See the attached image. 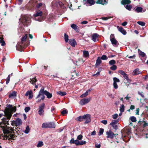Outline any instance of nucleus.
Returning a JSON list of instances; mask_svg holds the SVG:
<instances>
[{
    "label": "nucleus",
    "mask_w": 148,
    "mask_h": 148,
    "mask_svg": "<svg viewBox=\"0 0 148 148\" xmlns=\"http://www.w3.org/2000/svg\"><path fill=\"white\" fill-rule=\"evenodd\" d=\"M42 14V13L41 11L40 10H37L34 15L35 17L34 19L40 22L44 20V18L41 16Z\"/></svg>",
    "instance_id": "obj_3"
},
{
    "label": "nucleus",
    "mask_w": 148,
    "mask_h": 148,
    "mask_svg": "<svg viewBox=\"0 0 148 148\" xmlns=\"http://www.w3.org/2000/svg\"><path fill=\"white\" fill-rule=\"evenodd\" d=\"M117 68L116 66L115 65H113L112 66L110 67V69L112 70H115Z\"/></svg>",
    "instance_id": "obj_52"
},
{
    "label": "nucleus",
    "mask_w": 148,
    "mask_h": 148,
    "mask_svg": "<svg viewBox=\"0 0 148 148\" xmlns=\"http://www.w3.org/2000/svg\"><path fill=\"white\" fill-rule=\"evenodd\" d=\"M96 3L104 5L107 3V1L106 0H97L96 1Z\"/></svg>",
    "instance_id": "obj_21"
},
{
    "label": "nucleus",
    "mask_w": 148,
    "mask_h": 148,
    "mask_svg": "<svg viewBox=\"0 0 148 148\" xmlns=\"http://www.w3.org/2000/svg\"><path fill=\"white\" fill-rule=\"evenodd\" d=\"M37 81L36 79L35 78H30V82L32 84L34 85V83H35V82Z\"/></svg>",
    "instance_id": "obj_34"
},
{
    "label": "nucleus",
    "mask_w": 148,
    "mask_h": 148,
    "mask_svg": "<svg viewBox=\"0 0 148 148\" xmlns=\"http://www.w3.org/2000/svg\"><path fill=\"white\" fill-rule=\"evenodd\" d=\"M118 116V114H115L112 116V117L114 119H116Z\"/></svg>",
    "instance_id": "obj_56"
},
{
    "label": "nucleus",
    "mask_w": 148,
    "mask_h": 148,
    "mask_svg": "<svg viewBox=\"0 0 148 148\" xmlns=\"http://www.w3.org/2000/svg\"><path fill=\"white\" fill-rule=\"evenodd\" d=\"M79 141L78 140H76L74 141V143L76 145H79Z\"/></svg>",
    "instance_id": "obj_57"
},
{
    "label": "nucleus",
    "mask_w": 148,
    "mask_h": 148,
    "mask_svg": "<svg viewBox=\"0 0 148 148\" xmlns=\"http://www.w3.org/2000/svg\"><path fill=\"white\" fill-rule=\"evenodd\" d=\"M110 39L113 46L116 47L118 46L119 45V43L115 39L114 34H111V35Z\"/></svg>",
    "instance_id": "obj_5"
},
{
    "label": "nucleus",
    "mask_w": 148,
    "mask_h": 148,
    "mask_svg": "<svg viewBox=\"0 0 148 148\" xmlns=\"http://www.w3.org/2000/svg\"><path fill=\"white\" fill-rule=\"evenodd\" d=\"M43 145V143L42 141H40L38 143L37 147H42Z\"/></svg>",
    "instance_id": "obj_47"
},
{
    "label": "nucleus",
    "mask_w": 148,
    "mask_h": 148,
    "mask_svg": "<svg viewBox=\"0 0 148 148\" xmlns=\"http://www.w3.org/2000/svg\"><path fill=\"white\" fill-rule=\"evenodd\" d=\"M83 136L82 135H79L77 137V139L78 140H80L82 138Z\"/></svg>",
    "instance_id": "obj_62"
},
{
    "label": "nucleus",
    "mask_w": 148,
    "mask_h": 148,
    "mask_svg": "<svg viewBox=\"0 0 148 148\" xmlns=\"http://www.w3.org/2000/svg\"><path fill=\"white\" fill-rule=\"evenodd\" d=\"M113 127L115 130H117L118 129V127L117 125H111Z\"/></svg>",
    "instance_id": "obj_63"
},
{
    "label": "nucleus",
    "mask_w": 148,
    "mask_h": 148,
    "mask_svg": "<svg viewBox=\"0 0 148 148\" xmlns=\"http://www.w3.org/2000/svg\"><path fill=\"white\" fill-rule=\"evenodd\" d=\"M8 136H9L8 138H9V139H13V138H14V135L13 134H10V135Z\"/></svg>",
    "instance_id": "obj_59"
},
{
    "label": "nucleus",
    "mask_w": 148,
    "mask_h": 148,
    "mask_svg": "<svg viewBox=\"0 0 148 148\" xmlns=\"http://www.w3.org/2000/svg\"><path fill=\"white\" fill-rule=\"evenodd\" d=\"M118 72L123 75L124 78L126 79L127 80H129L127 75L124 71L122 70H119V71Z\"/></svg>",
    "instance_id": "obj_15"
},
{
    "label": "nucleus",
    "mask_w": 148,
    "mask_h": 148,
    "mask_svg": "<svg viewBox=\"0 0 148 148\" xmlns=\"http://www.w3.org/2000/svg\"><path fill=\"white\" fill-rule=\"evenodd\" d=\"M16 48L17 50H18L20 51H22V49L24 48L23 43L21 42H18L16 46Z\"/></svg>",
    "instance_id": "obj_11"
},
{
    "label": "nucleus",
    "mask_w": 148,
    "mask_h": 148,
    "mask_svg": "<svg viewBox=\"0 0 148 148\" xmlns=\"http://www.w3.org/2000/svg\"><path fill=\"white\" fill-rule=\"evenodd\" d=\"M86 144V142L85 141L82 140L79 141V145H82L85 144Z\"/></svg>",
    "instance_id": "obj_55"
},
{
    "label": "nucleus",
    "mask_w": 148,
    "mask_h": 148,
    "mask_svg": "<svg viewBox=\"0 0 148 148\" xmlns=\"http://www.w3.org/2000/svg\"><path fill=\"white\" fill-rule=\"evenodd\" d=\"M90 100V98H84L82 99L79 103L81 106H83L88 103Z\"/></svg>",
    "instance_id": "obj_9"
},
{
    "label": "nucleus",
    "mask_w": 148,
    "mask_h": 148,
    "mask_svg": "<svg viewBox=\"0 0 148 148\" xmlns=\"http://www.w3.org/2000/svg\"><path fill=\"white\" fill-rule=\"evenodd\" d=\"M125 106L123 104H122L120 107L119 110L121 112H123L124 111Z\"/></svg>",
    "instance_id": "obj_33"
},
{
    "label": "nucleus",
    "mask_w": 148,
    "mask_h": 148,
    "mask_svg": "<svg viewBox=\"0 0 148 148\" xmlns=\"http://www.w3.org/2000/svg\"><path fill=\"white\" fill-rule=\"evenodd\" d=\"M84 119V115L83 116H79L76 118V120L77 121H82Z\"/></svg>",
    "instance_id": "obj_31"
},
{
    "label": "nucleus",
    "mask_w": 148,
    "mask_h": 148,
    "mask_svg": "<svg viewBox=\"0 0 148 148\" xmlns=\"http://www.w3.org/2000/svg\"><path fill=\"white\" fill-rule=\"evenodd\" d=\"M99 35L97 34H94L92 36L91 38L92 40L95 42H97L98 40L97 39V38L98 37Z\"/></svg>",
    "instance_id": "obj_19"
},
{
    "label": "nucleus",
    "mask_w": 148,
    "mask_h": 148,
    "mask_svg": "<svg viewBox=\"0 0 148 148\" xmlns=\"http://www.w3.org/2000/svg\"><path fill=\"white\" fill-rule=\"evenodd\" d=\"M30 108L29 107H26L25 108V112H27L30 110Z\"/></svg>",
    "instance_id": "obj_54"
},
{
    "label": "nucleus",
    "mask_w": 148,
    "mask_h": 148,
    "mask_svg": "<svg viewBox=\"0 0 148 148\" xmlns=\"http://www.w3.org/2000/svg\"><path fill=\"white\" fill-rule=\"evenodd\" d=\"M118 121H119L118 120H113L112 122L110 123V125H116V124L118 122Z\"/></svg>",
    "instance_id": "obj_44"
},
{
    "label": "nucleus",
    "mask_w": 148,
    "mask_h": 148,
    "mask_svg": "<svg viewBox=\"0 0 148 148\" xmlns=\"http://www.w3.org/2000/svg\"><path fill=\"white\" fill-rule=\"evenodd\" d=\"M44 95H46L48 98L50 99L52 97V94L50 93L47 90H44Z\"/></svg>",
    "instance_id": "obj_20"
},
{
    "label": "nucleus",
    "mask_w": 148,
    "mask_h": 148,
    "mask_svg": "<svg viewBox=\"0 0 148 148\" xmlns=\"http://www.w3.org/2000/svg\"><path fill=\"white\" fill-rule=\"evenodd\" d=\"M27 36V34H26L23 37L21 38V42L23 43V42L25 41L26 40Z\"/></svg>",
    "instance_id": "obj_40"
},
{
    "label": "nucleus",
    "mask_w": 148,
    "mask_h": 148,
    "mask_svg": "<svg viewBox=\"0 0 148 148\" xmlns=\"http://www.w3.org/2000/svg\"><path fill=\"white\" fill-rule=\"evenodd\" d=\"M143 127H145L148 126V123H146V122L144 121V122H143Z\"/></svg>",
    "instance_id": "obj_61"
},
{
    "label": "nucleus",
    "mask_w": 148,
    "mask_h": 148,
    "mask_svg": "<svg viewBox=\"0 0 148 148\" xmlns=\"http://www.w3.org/2000/svg\"><path fill=\"white\" fill-rule=\"evenodd\" d=\"M12 114V113L8 111L5 113V114L8 119H10Z\"/></svg>",
    "instance_id": "obj_26"
},
{
    "label": "nucleus",
    "mask_w": 148,
    "mask_h": 148,
    "mask_svg": "<svg viewBox=\"0 0 148 148\" xmlns=\"http://www.w3.org/2000/svg\"><path fill=\"white\" fill-rule=\"evenodd\" d=\"M124 6L126 9L129 10H130L132 8V6L129 4H127L126 5H125Z\"/></svg>",
    "instance_id": "obj_38"
},
{
    "label": "nucleus",
    "mask_w": 148,
    "mask_h": 148,
    "mask_svg": "<svg viewBox=\"0 0 148 148\" xmlns=\"http://www.w3.org/2000/svg\"><path fill=\"white\" fill-rule=\"evenodd\" d=\"M22 122L20 118H17L15 120L11 121V125L12 126H17L22 125Z\"/></svg>",
    "instance_id": "obj_6"
},
{
    "label": "nucleus",
    "mask_w": 148,
    "mask_h": 148,
    "mask_svg": "<svg viewBox=\"0 0 148 148\" xmlns=\"http://www.w3.org/2000/svg\"><path fill=\"white\" fill-rule=\"evenodd\" d=\"M134 10L137 13L143 12L146 11L145 9L143 10L142 7L139 6H137L134 8Z\"/></svg>",
    "instance_id": "obj_13"
},
{
    "label": "nucleus",
    "mask_w": 148,
    "mask_h": 148,
    "mask_svg": "<svg viewBox=\"0 0 148 148\" xmlns=\"http://www.w3.org/2000/svg\"><path fill=\"white\" fill-rule=\"evenodd\" d=\"M137 23L139 25L142 26H144L145 25V23L141 21H138Z\"/></svg>",
    "instance_id": "obj_46"
},
{
    "label": "nucleus",
    "mask_w": 148,
    "mask_h": 148,
    "mask_svg": "<svg viewBox=\"0 0 148 148\" xmlns=\"http://www.w3.org/2000/svg\"><path fill=\"white\" fill-rule=\"evenodd\" d=\"M104 130L102 128H101L100 129L99 131V135L100 136L103 134V132Z\"/></svg>",
    "instance_id": "obj_50"
},
{
    "label": "nucleus",
    "mask_w": 148,
    "mask_h": 148,
    "mask_svg": "<svg viewBox=\"0 0 148 148\" xmlns=\"http://www.w3.org/2000/svg\"><path fill=\"white\" fill-rule=\"evenodd\" d=\"M139 55L143 58H144L145 59H146L147 58L146 54L144 52L142 51H140Z\"/></svg>",
    "instance_id": "obj_36"
},
{
    "label": "nucleus",
    "mask_w": 148,
    "mask_h": 148,
    "mask_svg": "<svg viewBox=\"0 0 148 148\" xmlns=\"http://www.w3.org/2000/svg\"><path fill=\"white\" fill-rule=\"evenodd\" d=\"M57 93L59 95L62 96L65 95L66 94V92H62L61 91L58 92Z\"/></svg>",
    "instance_id": "obj_35"
},
{
    "label": "nucleus",
    "mask_w": 148,
    "mask_h": 148,
    "mask_svg": "<svg viewBox=\"0 0 148 148\" xmlns=\"http://www.w3.org/2000/svg\"><path fill=\"white\" fill-rule=\"evenodd\" d=\"M121 3L122 4L125 6V5H126L127 4H130L131 3V1L130 0H122Z\"/></svg>",
    "instance_id": "obj_25"
},
{
    "label": "nucleus",
    "mask_w": 148,
    "mask_h": 148,
    "mask_svg": "<svg viewBox=\"0 0 148 148\" xmlns=\"http://www.w3.org/2000/svg\"><path fill=\"white\" fill-rule=\"evenodd\" d=\"M10 75H9L7 78L6 81V84H8L9 82L10 79Z\"/></svg>",
    "instance_id": "obj_51"
},
{
    "label": "nucleus",
    "mask_w": 148,
    "mask_h": 148,
    "mask_svg": "<svg viewBox=\"0 0 148 148\" xmlns=\"http://www.w3.org/2000/svg\"><path fill=\"white\" fill-rule=\"evenodd\" d=\"M101 59L100 57H98L96 60V63L95 65V66L96 67L99 66L101 62Z\"/></svg>",
    "instance_id": "obj_27"
},
{
    "label": "nucleus",
    "mask_w": 148,
    "mask_h": 148,
    "mask_svg": "<svg viewBox=\"0 0 148 148\" xmlns=\"http://www.w3.org/2000/svg\"><path fill=\"white\" fill-rule=\"evenodd\" d=\"M8 137L7 135H5V134H0V138L1 139H3V140L7 139L8 138Z\"/></svg>",
    "instance_id": "obj_28"
},
{
    "label": "nucleus",
    "mask_w": 148,
    "mask_h": 148,
    "mask_svg": "<svg viewBox=\"0 0 148 148\" xmlns=\"http://www.w3.org/2000/svg\"><path fill=\"white\" fill-rule=\"evenodd\" d=\"M113 80L114 81V82L117 83L119 82H120V80L119 79L116 77H114L113 78Z\"/></svg>",
    "instance_id": "obj_45"
},
{
    "label": "nucleus",
    "mask_w": 148,
    "mask_h": 148,
    "mask_svg": "<svg viewBox=\"0 0 148 148\" xmlns=\"http://www.w3.org/2000/svg\"><path fill=\"white\" fill-rule=\"evenodd\" d=\"M117 28L118 30L123 35H125L126 34V32L125 30L122 27L117 26Z\"/></svg>",
    "instance_id": "obj_17"
},
{
    "label": "nucleus",
    "mask_w": 148,
    "mask_h": 148,
    "mask_svg": "<svg viewBox=\"0 0 148 148\" xmlns=\"http://www.w3.org/2000/svg\"><path fill=\"white\" fill-rule=\"evenodd\" d=\"M67 111L66 110H64L61 112V113L62 114L64 115L67 113Z\"/></svg>",
    "instance_id": "obj_60"
},
{
    "label": "nucleus",
    "mask_w": 148,
    "mask_h": 148,
    "mask_svg": "<svg viewBox=\"0 0 148 148\" xmlns=\"http://www.w3.org/2000/svg\"><path fill=\"white\" fill-rule=\"evenodd\" d=\"M16 92L13 91L9 95V97L10 98H14L16 97Z\"/></svg>",
    "instance_id": "obj_24"
},
{
    "label": "nucleus",
    "mask_w": 148,
    "mask_h": 148,
    "mask_svg": "<svg viewBox=\"0 0 148 148\" xmlns=\"http://www.w3.org/2000/svg\"><path fill=\"white\" fill-rule=\"evenodd\" d=\"M107 94L108 96L110 98L112 99H114V95L110 93H108Z\"/></svg>",
    "instance_id": "obj_53"
},
{
    "label": "nucleus",
    "mask_w": 148,
    "mask_h": 148,
    "mask_svg": "<svg viewBox=\"0 0 148 148\" xmlns=\"http://www.w3.org/2000/svg\"><path fill=\"white\" fill-rule=\"evenodd\" d=\"M71 28L74 29L75 30H76L77 29V26L75 24H73L71 25Z\"/></svg>",
    "instance_id": "obj_42"
},
{
    "label": "nucleus",
    "mask_w": 148,
    "mask_h": 148,
    "mask_svg": "<svg viewBox=\"0 0 148 148\" xmlns=\"http://www.w3.org/2000/svg\"><path fill=\"white\" fill-rule=\"evenodd\" d=\"M110 18V17H103L101 18V19L103 20H107Z\"/></svg>",
    "instance_id": "obj_64"
},
{
    "label": "nucleus",
    "mask_w": 148,
    "mask_h": 148,
    "mask_svg": "<svg viewBox=\"0 0 148 148\" xmlns=\"http://www.w3.org/2000/svg\"><path fill=\"white\" fill-rule=\"evenodd\" d=\"M31 16L28 15H24L21 16L20 19V21L24 26H28L31 22Z\"/></svg>",
    "instance_id": "obj_1"
},
{
    "label": "nucleus",
    "mask_w": 148,
    "mask_h": 148,
    "mask_svg": "<svg viewBox=\"0 0 148 148\" xmlns=\"http://www.w3.org/2000/svg\"><path fill=\"white\" fill-rule=\"evenodd\" d=\"M25 95L26 96H27L29 95V99H32L33 97L32 91H27L25 93Z\"/></svg>",
    "instance_id": "obj_16"
},
{
    "label": "nucleus",
    "mask_w": 148,
    "mask_h": 148,
    "mask_svg": "<svg viewBox=\"0 0 148 148\" xmlns=\"http://www.w3.org/2000/svg\"><path fill=\"white\" fill-rule=\"evenodd\" d=\"M29 127L28 126H27L26 127L25 130L24 131V132L25 133L27 134L29 132Z\"/></svg>",
    "instance_id": "obj_43"
},
{
    "label": "nucleus",
    "mask_w": 148,
    "mask_h": 148,
    "mask_svg": "<svg viewBox=\"0 0 148 148\" xmlns=\"http://www.w3.org/2000/svg\"><path fill=\"white\" fill-rule=\"evenodd\" d=\"M14 130L11 127H8L3 129V132L4 134H7L13 132Z\"/></svg>",
    "instance_id": "obj_8"
},
{
    "label": "nucleus",
    "mask_w": 148,
    "mask_h": 148,
    "mask_svg": "<svg viewBox=\"0 0 148 148\" xmlns=\"http://www.w3.org/2000/svg\"><path fill=\"white\" fill-rule=\"evenodd\" d=\"M84 119L86 120L85 123H87L90 122V115L89 114H86L84 115Z\"/></svg>",
    "instance_id": "obj_12"
},
{
    "label": "nucleus",
    "mask_w": 148,
    "mask_h": 148,
    "mask_svg": "<svg viewBox=\"0 0 148 148\" xmlns=\"http://www.w3.org/2000/svg\"><path fill=\"white\" fill-rule=\"evenodd\" d=\"M130 119L133 122H136V118L134 116H130Z\"/></svg>",
    "instance_id": "obj_37"
},
{
    "label": "nucleus",
    "mask_w": 148,
    "mask_h": 148,
    "mask_svg": "<svg viewBox=\"0 0 148 148\" xmlns=\"http://www.w3.org/2000/svg\"><path fill=\"white\" fill-rule=\"evenodd\" d=\"M64 40L65 41L67 42H68L69 40V36H68L66 34H64Z\"/></svg>",
    "instance_id": "obj_41"
},
{
    "label": "nucleus",
    "mask_w": 148,
    "mask_h": 148,
    "mask_svg": "<svg viewBox=\"0 0 148 148\" xmlns=\"http://www.w3.org/2000/svg\"><path fill=\"white\" fill-rule=\"evenodd\" d=\"M56 127V125L53 122L44 123H42V127L43 128H54Z\"/></svg>",
    "instance_id": "obj_4"
},
{
    "label": "nucleus",
    "mask_w": 148,
    "mask_h": 148,
    "mask_svg": "<svg viewBox=\"0 0 148 148\" xmlns=\"http://www.w3.org/2000/svg\"><path fill=\"white\" fill-rule=\"evenodd\" d=\"M0 42L1 43L2 46H4L5 45V43L2 36L0 37Z\"/></svg>",
    "instance_id": "obj_32"
},
{
    "label": "nucleus",
    "mask_w": 148,
    "mask_h": 148,
    "mask_svg": "<svg viewBox=\"0 0 148 148\" xmlns=\"http://www.w3.org/2000/svg\"><path fill=\"white\" fill-rule=\"evenodd\" d=\"M44 88H42L40 90L36 98V99H38L37 102H40L41 100H43L45 98V97L44 96Z\"/></svg>",
    "instance_id": "obj_2"
},
{
    "label": "nucleus",
    "mask_w": 148,
    "mask_h": 148,
    "mask_svg": "<svg viewBox=\"0 0 148 148\" xmlns=\"http://www.w3.org/2000/svg\"><path fill=\"white\" fill-rule=\"evenodd\" d=\"M45 6V5L44 4H43L42 3H38L36 6V7L37 8H38L41 7H44Z\"/></svg>",
    "instance_id": "obj_39"
},
{
    "label": "nucleus",
    "mask_w": 148,
    "mask_h": 148,
    "mask_svg": "<svg viewBox=\"0 0 148 148\" xmlns=\"http://www.w3.org/2000/svg\"><path fill=\"white\" fill-rule=\"evenodd\" d=\"M84 2L85 4H86L85 2H86L87 4H89L90 5H93L95 3V1L93 0H84Z\"/></svg>",
    "instance_id": "obj_22"
},
{
    "label": "nucleus",
    "mask_w": 148,
    "mask_h": 148,
    "mask_svg": "<svg viewBox=\"0 0 148 148\" xmlns=\"http://www.w3.org/2000/svg\"><path fill=\"white\" fill-rule=\"evenodd\" d=\"M7 108L9 111L13 113V112H15L16 111V107H13L12 105L10 104L7 105Z\"/></svg>",
    "instance_id": "obj_10"
},
{
    "label": "nucleus",
    "mask_w": 148,
    "mask_h": 148,
    "mask_svg": "<svg viewBox=\"0 0 148 148\" xmlns=\"http://www.w3.org/2000/svg\"><path fill=\"white\" fill-rule=\"evenodd\" d=\"M109 63L110 65H113L116 63V61L115 60H112L110 61L109 62Z\"/></svg>",
    "instance_id": "obj_48"
},
{
    "label": "nucleus",
    "mask_w": 148,
    "mask_h": 148,
    "mask_svg": "<svg viewBox=\"0 0 148 148\" xmlns=\"http://www.w3.org/2000/svg\"><path fill=\"white\" fill-rule=\"evenodd\" d=\"M83 56L85 58L88 57L89 56V53L88 51H83Z\"/></svg>",
    "instance_id": "obj_29"
},
{
    "label": "nucleus",
    "mask_w": 148,
    "mask_h": 148,
    "mask_svg": "<svg viewBox=\"0 0 148 148\" xmlns=\"http://www.w3.org/2000/svg\"><path fill=\"white\" fill-rule=\"evenodd\" d=\"M45 104L42 103L40 104L39 107V110L38 112V114L40 116H43L44 114V109L45 107Z\"/></svg>",
    "instance_id": "obj_7"
},
{
    "label": "nucleus",
    "mask_w": 148,
    "mask_h": 148,
    "mask_svg": "<svg viewBox=\"0 0 148 148\" xmlns=\"http://www.w3.org/2000/svg\"><path fill=\"white\" fill-rule=\"evenodd\" d=\"M106 134L107 138H113L114 135V134L110 130L107 132Z\"/></svg>",
    "instance_id": "obj_14"
},
{
    "label": "nucleus",
    "mask_w": 148,
    "mask_h": 148,
    "mask_svg": "<svg viewBox=\"0 0 148 148\" xmlns=\"http://www.w3.org/2000/svg\"><path fill=\"white\" fill-rule=\"evenodd\" d=\"M69 43L73 47H75L77 45L76 41L74 39L69 40Z\"/></svg>",
    "instance_id": "obj_18"
},
{
    "label": "nucleus",
    "mask_w": 148,
    "mask_h": 148,
    "mask_svg": "<svg viewBox=\"0 0 148 148\" xmlns=\"http://www.w3.org/2000/svg\"><path fill=\"white\" fill-rule=\"evenodd\" d=\"M141 73V72L139 71V69L137 68L133 71V75H137Z\"/></svg>",
    "instance_id": "obj_23"
},
{
    "label": "nucleus",
    "mask_w": 148,
    "mask_h": 148,
    "mask_svg": "<svg viewBox=\"0 0 148 148\" xmlns=\"http://www.w3.org/2000/svg\"><path fill=\"white\" fill-rule=\"evenodd\" d=\"M113 86L115 89H116L118 88V86L116 83L113 82Z\"/></svg>",
    "instance_id": "obj_58"
},
{
    "label": "nucleus",
    "mask_w": 148,
    "mask_h": 148,
    "mask_svg": "<svg viewBox=\"0 0 148 148\" xmlns=\"http://www.w3.org/2000/svg\"><path fill=\"white\" fill-rule=\"evenodd\" d=\"M90 91V89H89L88 90H87L85 93L81 95L80 96V97L81 98H83L86 97L88 95V92Z\"/></svg>",
    "instance_id": "obj_30"
},
{
    "label": "nucleus",
    "mask_w": 148,
    "mask_h": 148,
    "mask_svg": "<svg viewBox=\"0 0 148 148\" xmlns=\"http://www.w3.org/2000/svg\"><path fill=\"white\" fill-rule=\"evenodd\" d=\"M100 58L101 59L103 60H106L108 59L107 56L105 55H103Z\"/></svg>",
    "instance_id": "obj_49"
}]
</instances>
